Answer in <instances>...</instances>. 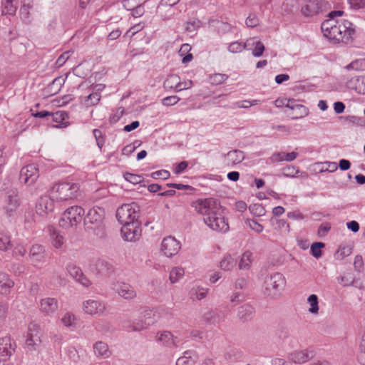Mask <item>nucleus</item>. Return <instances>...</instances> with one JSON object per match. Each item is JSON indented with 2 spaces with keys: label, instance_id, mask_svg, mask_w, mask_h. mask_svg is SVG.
<instances>
[{
  "label": "nucleus",
  "instance_id": "1",
  "mask_svg": "<svg viewBox=\"0 0 365 365\" xmlns=\"http://www.w3.org/2000/svg\"><path fill=\"white\" fill-rule=\"evenodd\" d=\"M195 210L203 215L205 223L212 230L226 232L230 227L220 202L214 198L200 199L192 202Z\"/></svg>",
  "mask_w": 365,
  "mask_h": 365
},
{
  "label": "nucleus",
  "instance_id": "2",
  "mask_svg": "<svg viewBox=\"0 0 365 365\" xmlns=\"http://www.w3.org/2000/svg\"><path fill=\"white\" fill-rule=\"evenodd\" d=\"M321 29L324 36L334 43H349L352 41L355 33L352 23L348 20L327 19L322 24Z\"/></svg>",
  "mask_w": 365,
  "mask_h": 365
},
{
  "label": "nucleus",
  "instance_id": "3",
  "mask_svg": "<svg viewBox=\"0 0 365 365\" xmlns=\"http://www.w3.org/2000/svg\"><path fill=\"white\" fill-rule=\"evenodd\" d=\"M105 215L104 208L98 206L91 208L83 218L86 231L93 232L98 238H105L106 236Z\"/></svg>",
  "mask_w": 365,
  "mask_h": 365
},
{
  "label": "nucleus",
  "instance_id": "4",
  "mask_svg": "<svg viewBox=\"0 0 365 365\" xmlns=\"http://www.w3.org/2000/svg\"><path fill=\"white\" fill-rule=\"evenodd\" d=\"M51 194L62 201L76 199L81 195L78 184H53Z\"/></svg>",
  "mask_w": 365,
  "mask_h": 365
},
{
  "label": "nucleus",
  "instance_id": "5",
  "mask_svg": "<svg viewBox=\"0 0 365 365\" xmlns=\"http://www.w3.org/2000/svg\"><path fill=\"white\" fill-rule=\"evenodd\" d=\"M153 311L147 307H142L138 318L125 322L124 327L133 331H140L147 329L155 322Z\"/></svg>",
  "mask_w": 365,
  "mask_h": 365
},
{
  "label": "nucleus",
  "instance_id": "6",
  "mask_svg": "<svg viewBox=\"0 0 365 365\" xmlns=\"http://www.w3.org/2000/svg\"><path fill=\"white\" fill-rule=\"evenodd\" d=\"M84 215L85 210L82 207L71 206L62 214L59 220V225L64 229L76 227L81 222Z\"/></svg>",
  "mask_w": 365,
  "mask_h": 365
},
{
  "label": "nucleus",
  "instance_id": "7",
  "mask_svg": "<svg viewBox=\"0 0 365 365\" xmlns=\"http://www.w3.org/2000/svg\"><path fill=\"white\" fill-rule=\"evenodd\" d=\"M139 212L140 208L136 203L123 204L117 209L116 218L121 225H125L138 220Z\"/></svg>",
  "mask_w": 365,
  "mask_h": 365
},
{
  "label": "nucleus",
  "instance_id": "8",
  "mask_svg": "<svg viewBox=\"0 0 365 365\" xmlns=\"http://www.w3.org/2000/svg\"><path fill=\"white\" fill-rule=\"evenodd\" d=\"M4 210L7 217H11L21 205L19 191L16 188L7 190L4 196Z\"/></svg>",
  "mask_w": 365,
  "mask_h": 365
},
{
  "label": "nucleus",
  "instance_id": "9",
  "mask_svg": "<svg viewBox=\"0 0 365 365\" xmlns=\"http://www.w3.org/2000/svg\"><path fill=\"white\" fill-rule=\"evenodd\" d=\"M141 222L137 220L123 225L121 234L123 238L126 241H136L141 236Z\"/></svg>",
  "mask_w": 365,
  "mask_h": 365
},
{
  "label": "nucleus",
  "instance_id": "10",
  "mask_svg": "<svg viewBox=\"0 0 365 365\" xmlns=\"http://www.w3.org/2000/svg\"><path fill=\"white\" fill-rule=\"evenodd\" d=\"M328 2L324 0H305L301 11L305 16H313L327 8Z\"/></svg>",
  "mask_w": 365,
  "mask_h": 365
},
{
  "label": "nucleus",
  "instance_id": "11",
  "mask_svg": "<svg viewBox=\"0 0 365 365\" xmlns=\"http://www.w3.org/2000/svg\"><path fill=\"white\" fill-rule=\"evenodd\" d=\"M180 248V242L172 236L165 237L161 243V251L168 257L177 255Z\"/></svg>",
  "mask_w": 365,
  "mask_h": 365
},
{
  "label": "nucleus",
  "instance_id": "12",
  "mask_svg": "<svg viewBox=\"0 0 365 365\" xmlns=\"http://www.w3.org/2000/svg\"><path fill=\"white\" fill-rule=\"evenodd\" d=\"M54 210L53 200L48 196L44 195L39 197L36 203V212L40 217H46L50 212Z\"/></svg>",
  "mask_w": 365,
  "mask_h": 365
},
{
  "label": "nucleus",
  "instance_id": "13",
  "mask_svg": "<svg viewBox=\"0 0 365 365\" xmlns=\"http://www.w3.org/2000/svg\"><path fill=\"white\" fill-rule=\"evenodd\" d=\"M265 284L267 289L270 290L272 289L274 292V294H277L280 291L283 290L286 280L282 274L275 272L266 279Z\"/></svg>",
  "mask_w": 365,
  "mask_h": 365
},
{
  "label": "nucleus",
  "instance_id": "14",
  "mask_svg": "<svg viewBox=\"0 0 365 365\" xmlns=\"http://www.w3.org/2000/svg\"><path fill=\"white\" fill-rule=\"evenodd\" d=\"M66 269L69 275L78 283L85 287H88L91 285L90 279L83 273L81 269L76 264L69 263L66 267Z\"/></svg>",
  "mask_w": 365,
  "mask_h": 365
},
{
  "label": "nucleus",
  "instance_id": "15",
  "mask_svg": "<svg viewBox=\"0 0 365 365\" xmlns=\"http://www.w3.org/2000/svg\"><path fill=\"white\" fill-rule=\"evenodd\" d=\"M16 343L10 336L0 338V361H5L10 358L15 351Z\"/></svg>",
  "mask_w": 365,
  "mask_h": 365
},
{
  "label": "nucleus",
  "instance_id": "16",
  "mask_svg": "<svg viewBox=\"0 0 365 365\" xmlns=\"http://www.w3.org/2000/svg\"><path fill=\"white\" fill-rule=\"evenodd\" d=\"M106 309L105 303L99 300L88 299L83 302V309L88 314L100 315L105 312Z\"/></svg>",
  "mask_w": 365,
  "mask_h": 365
},
{
  "label": "nucleus",
  "instance_id": "17",
  "mask_svg": "<svg viewBox=\"0 0 365 365\" xmlns=\"http://www.w3.org/2000/svg\"><path fill=\"white\" fill-rule=\"evenodd\" d=\"M112 288L121 297L125 299H133L136 297L135 290L128 283L117 282L113 284Z\"/></svg>",
  "mask_w": 365,
  "mask_h": 365
},
{
  "label": "nucleus",
  "instance_id": "18",
  "mask_svg": "<svg viewBox=\"0 0 365 365\" xmlns=\"http://www.w3.org/2000/svg\"><path fill=\"white\" fill-rule=\"evenodd\" d=\"M38 177V169L34 164L28 165L20 171V180L24 182H35Z\"/></svg>",
  "mask_w": 365,
  "mask_h": 365
},
{
  "label": "nucleus",
  "instance_id": "19",
  "mask_svg": "<svg viewBox=\"0 0 365 365\" xmlns=\"http://www.w3.org/2000/svg\"><path fill=\"white\" fill-rule=\"evenodd\" d=\"M178 338L175 337L170 331H158L155 336V341L166 347L174 348L177 346Z\"/></svg>",
  "mask_w": 365,
  "mask_h": 365
},
{
  "label": "nucleus",
  "instance_id": "20",
  "mask_svg": "<svg viewBox=\"0 0 365 365\" xmlns=\"http://www.w3.org/2000/svg\"><path fill=\"white\" fill-rule=\"evenodd\" d=\"M58 307V300L55 298L47 297L40 301V311L46 316H52Z\"/></svg>",
  "mask_w": 365,
  "mask_h": 365
},
{
  "label": "nucleus",
  "instance_id": "21",
  "mask_svg": "<svg viewBox=\"0 0 365 365\" xmlns=\"http://www.w3.org/2000/svg\"><path fill=\"white\" fill-rule=\"evenodd\" d=\"M314 356V352L312 350L304 349L296 351L290 354V359L296 364H303Z\"/></svg>",
  "mask_w": 365,
  "mask_h": 365
},
{
  "label": "nucleus",
  "instance_id": "22",
  "mask_svg": "<svg viewBox=\"0 0 365 365\" xmlns=\"http://www.w3.org/2000/svg\"><path fill=\"white\" fill-rule=\"evenodd\" d=\"M163 87L166 90H174L175 92L186 89L185 85L184 87H180V77L175 74L169 75L163 82Z\"/></svg>",
  "mask_w": 365,
  "mask_h": 365
},
{
  "label": "nucleus",
  "instance_id": "23",
  "mask_svg": "<svg viewBox=\"0 0 365 365\" xmlns=\"http://www.w3.org/2000/svg\"><path fill=\"white\" fill-rule=\"evenodd\" d=\"M284 101L287 103H283V105L286 106L287 108H289L291 110H302V112H299V113H294L293 114L292 118H303L308 115L309 110L308 109L303 105L297 103V101L294 99H284Z\"/></svg>",
  "mask_w": 365,
  "mask_h": 365
},
{
  "label": "nucleus",
  "instance_id": "24",
  "mask_svg": "<svg viewBox=\"0 0 365 365\" xmlns=\"http://www.w3.org/2000/svg\"><path fill=\"white\" fill-rule=\"evenodd\" d=\"M255 314V308L250 304H245L238 308L237 317L242 322L250 320Z\"/></svg>",
  "mask_w": 365,
  "mask_h": 365
},
{
  "label": "nucleus",
  "instance_id": "25",
  "mask_svg": "<svg viewBox=\"0 0 365 365\" xmlns=\"http://www.w3.org/2000/svg\"><path fill=\"white\" fill-rule=\"evenodd\" d=\"M14 282L9 278V276L0 272V294L7 295L10 293L11 289L14 287Z\"/></svg>",
  "mask_w": 365,
  "mask_h": 365
},
{
  "label": "nucleus",
  "instance_id": "26",
  "mask_svg": "<svg viewBox=\"0 0 365 365\" xmlns=\"http://www.w3.org/2000/svg\"><path fill=\"white\" fill-rule=\"evenodd\" d=\"M29 257L33 262H39L45 258V247L41 245H34L30 249Z\"/></svg>",
  "mask_w": 365,
  "mask_h": 365
},
{
  "label": "nucleus",
  "instance_id": "27",
  "mask_svg": "<svg viewBox=\"0 0 365 365\" xmlns=\"http://www.w3.org/2000/svg\"><path fill=\"white\" fill-rule=\"evenodd\" d=\"M18 9V0H1L3 15L14 16Z\"/></svg>",
  "mask_w": 365,
  "mask_h": 365
},
{
  "label": "nucleus",
  "instance_id": "28",
  "mask_svg": "<svg viewBox=\"0 0 365 365\" xmlns=\"http://www.w3.org/2000/svg\"><path fill=\"white\" fill-rule=\"evenodd\" d=\"M51 116L54 122L58 123L59 124L56 125V128H66L70 125L68 121H65L68 118V113L63 110H59L56 113H51Z\"/></svg>",
  "mask_w": 365,
  "mask_h": 365
},
{
  "label": "nucleus",
  "instance_id": "29",
  "mask_svg": "<svg viewBox=\"0 0 365 365\" xmlns=\"http://www.w3.org/2000/svg\"><path fill=\"white\" fill-rule=\"evenodd\" d=\"M98 272L102 275H109L114 272V267L106 259H98L96 264Z\"/></svg>",
  "mask_w": 365,
  "mask_h": 365
},
{
  "label": "nucleus",
  "instance_id": "30",
  "mask_svg": "<svg viewBox=\"0 0 365 365\" xmlns=\"http://www.w3.org/2000/svg\"><path fill=\"white\" fill-rule=\"evenodd\" d=\"M93 349L96 355L107 358L110 356V352L106 343L101 341H97L93 345Z\"/></svg>",
  "mask_w": 365,
  "mask_h": 365
},
{
  "label": "nucleus",
  "instance_id": "31",
  "mask_svg": "<svg viewBox=\"0 0 365 365\" xmlns=\"http://www.w3.org/2000/svg\"><path fill=\"white\" fill-rule=\"evenodd\" d=\"M244 158V153L240 150H231L228 152L226 155L227 160L233 165L241 163Z\"/></svg>",
  "mask_w": 365,
  "mask_h": 365
},
{
  "label": "nucleus",
  "instance_id": "32",
  "mask_svg": "<svg viewBox=\"0 0 365 365\" xmlns=\"http://www.w3.org/2000/svg\"><path fill=\"white\" fill-rule=\"evenodd\" d=\"M225 358L230 362L240 361L243 358V353L239 349L232 348L225 354Z\"/></svg>",
  "mask_w": 365,
  "mask_h": 365
},
{
  "label": "nucleus",
  "instance_id": "33",
  "mask_svg": "<svg viewBox=\"0 0 365 365\" xmlns=\"http://www.w3.org/2000/svg\"><path fill=\"white\" fill-rule=\"evenodd\" d=\"M299 170L294 167V166H287L283 170V175L286 177L289 178H299L300 177L301 180H305L307 177V175L305 173H301L300 175H299Z\"/></svg>",
  "mask_w": 365,
  "mask_h": 365
},
{
  "label": "nucleus",
  "instance_id": "34",
  "mask_svg": "<svg viewBox=\"0 0 365 365\" xmlns=\"http://www.w3.org/2000/svg\"><path fill=\"white\" fill-rule=\"evenodd\" d=\"M252 262V253L246 250L242 255L239 262V268L240 269H248Z\"/></svg>",
  "mask_w": 365,
  "mask_h": 365
},
{
  "label": "nucleus",
  "instance_id": "35",
  "mask_svg": "<svg viewBox=\"0 0 365 365\" xmlns=\"http://www.w3.org/2000/svg\"><path fill=\"white\" fill-rule=\"evenodd\" d=\"M195 353L192 351H186L184 355L177 359L176 365H193L195 359L192 358Z\"/></svg>",
  "mask_w": 365,
  "mask_h": 365
},
{
  "label": "nucleus",
  "instance_id": "36",
  "mask_svg": "<svg viewBox=\"0 0 365 365\" xmlns=\"http://www.w3.org/2000/svg\"><path fill=\"white\" fill-rule=\"evenodd\" d=\"M275 334L279 339L284 340L287 339L290 335L288 325L284 322L279 323L275 330Z\"/></svg>",
  "mask_w": 365,
  "mask_h": 365
},
{
  "label": "nucleus",
  "instance_id": "37",
  "mask_svg": "<svg viewBox=\"0 0 365 365\" xmlns=\"http://www.w3.org/2000/svg\"><path fill=\"white\" fill-rule=\"evenodd\" d=\"M207 293V288L200 287H192L190 292L191 298L193 300H201L206 297Z\"/></svg>",
  "mask_w": 365,
  "mask_h": 365
},
{
  "label": "nucleus",
  "instance_id": "38",
  "mask_svg": "<svg viewBox=\"0 0 365 365\" xmlns=\"http://www.w3.org/2000/svg\"><path fill=\"white\" fill-rule=\"evenodd\" d=\"M41 334H27L26 344L27 346L31 347L32 349L36 350V347L41 344Z\"/></svg>",
  "mask_w": 365,
  "mask_h": 365
},
{
  "label": "nucleus",
  "instance_id": "39",
  "mask_svg": "<svg viewBox=\"0 0 365 365\" xmlns=\"http://www.w3.org/2000/svg\"><path fill=\"white\" fill-rule=\"evenodd\" d=\"M191 49V46L188 43H184L181 46L180 50H179V54L181 56H183L182 59V63H187L190 62L192 58V54L188 53Z\"/></svg>",
  "mask_w": 365,
  "mask_h": 365
},
{
  "label": "nucleus",
  "instance_id": "40",
  "mask_svg": "<svg viewBox=\"0 0 365 365\" xmlns=\"http://www.w3.org/2000/svg\"><path fill=\"white\" fill-rule=\"evenodd\" d=\"M345 69L350 71H364L365 70V58H359L351 61L349 64L345 66Z\"/></svg>",
  "mask_w": 365,
  "mask_h": 365
},
{
  "label": "nucleus",
  "instance_id": "41",
  "mask_svg": "<svg viewBox=\"0 0 365 365\" xmlns=\"http://www.w3.org/2000/svg\"><path fill=\"white\" fill-rule=\"evenodd\" d=\"M236 260L231 255H227L220 262V268L225 271L231 270L236 265Z\"/></svg>",
  "mask_w": 365,
  "mask_h": 365
},
{
  "label": "nucleus",
  "instance_id": "42",
  "mask_svg": "<svg viewBox=\"0 0 365 365\" xmlns=\"http://www.w3.org/2000/svg\"><path fill=\"white\" fill-rule=\"evenodd\" d=\"M185 274L184 269L182 267H174L170 272V280L172 283H175L181 279Z\"/></svg>",
  "mask_w": 365,
  "mask_h": 365
},
{
  "label": "nucleus",
  "instance_id": "43",
  "mask_svg": "<svg viewBox=\"0 0 365 365\" xmlns=\"http://www.w3.org/2000/svg\"><path fill=\"white\" fill-rule=\"evenodd\" d=\"M51 239L53 246L56 249L61 248L64 243L63 237L56 230L51 232Z\"/></svg>",
  "mask_w": 365,
  "mask_h": 365
},
{
  "label": "nucleus",
  "instance_id": "44",
  "mask_svg": "<svg viewBox=\"0 0 365 365\" xmlns=\"http://www.w3.org/2000/svg\"><path fill=\"white\" fill-rule=\"evenodd\" d=\"M101 94L99 92H93L90 93L85 99L86 106H93L98 103L101 100Z\"/></svg>",
  "mask_w": 365,
  "mask_h": 365
},
{
  "label": "nucleus",
  "instance_id": "45",
  "mask_svg": "<svg viewBox=\"0 0 365 365\" xmlns=\"http://www.w3.org/2000/svg\"><path fill=\"white\" fill-rule=\"evenodd\" d=\"M325 244L321 242H314L311 245L310 253L315 258L318 259L322 257V249L324 247Z\"/></svg>",
  "mask_w": 365,
  "mask_h": 365
},
{
  "label": "nucleus",
  "instance_id": "46",
  "mask_svg": "<svg viewBox=\"0 0 365 365\" xmlns=\"http://www.w3.org/2000/svg\"><path fill=\"white\" fill-rule=\"evenodd\" d=\"M270 222L272 225H275V229L282 230L285 228V230L289 232L290 230L289 224L287 220L284 219H276L274 217H272L270 219Z\"/></svg>",
  "mask_w": 365,
  "mask_h": 365
},
{
  "label": "nucleus",
  "instance_id": "47",
  "mask_svg": "<svg viewBox=\"0 0 365 365\" xmlns=\"http://www.w3.org/2000/svg\"><path fill=\"white\" fill-rule=\"evenodd\" d=\"M250 212L256 217L264 216L266 213L265 208L258 203L252 204L249 206Z\"/></svg>",
  "mask_w": 365,
  "mask_h": 365
},
{
  "label": "nucleus",
  "instance_id": "48",
  "mask_svg": "<svg viewBox=\"0 0 365 365\" xmlns=\"http://www.w3.org/2000/svg\"><path fill=\"white\" fill-rule=\"evenodd\" d=\"M201 22L196 18H190L185 24V31L189 33L195 31L200 28Z\"/></svg>",
  "mask_w": 365,
  "mask_h": 365
},
{
  "label": "nucleus",
  "instance_id": "49",
  "mask_svg": "<svg viewBox=\"0 0 365 365\" xmlns=\"http://www.w3.org/2000/svg\"><path fill=\"white\" fill-rule=\"evenodd\" d=\"M11 247L10 236L4 233H0V250L5 252Z\"/></svg>",
  "mask_w": 365,
  "mask_h": 365
},
{
  "label": "nucleus",
  "instance_id": "50",
  "mask_svg": "<svg viewBox=\"0 0 365 365\" xmlns=\"http://www.w3.org/2000/svg\"><path fill=\"white\" fill-rule=\"evenodd\" d=\"M352 253V248L349 246L340 247L335 254L336 259H343Z\"/></svg>",
  "mask_w": 365,
  "mask_h": 365
},
{
  "label": "nucleus",
  "instance_id": "51",
  "mask_svg": "<svg viewBox=\"0 0 365 365\" xmlns=\"http://www.w3.org/2000/svg\"><path fill=\"white\" fill-rule=\"evenodd\" d=\"M308 302L310 304L309 312L317 314L319 311L318 297L316 294H311L308 299Z\"/></svg>",
  "mask_w": 365,
  "mask_h": 365
},
{
  "label": "nucleus",
  "instance_id": "52",
  "mask_svg": "<svg viewBox=\"0 0 365 365\" xmlns=\"http://www.w3.org/2000/svg\"><path fill=\"white\" fill-rule=\"evenodd\" d=\"M169 187H174L180 190H183L186 194L192 195L195 189L188 184H166Z\"/></svg>",
  "mask_w": 365,
  "mask_h": 365
},
{
  "label": "nucleus",
  "instance_id": "53",
  "mask_svg": "<svg viewBox=\"0 0 365 365\" xmlns=\"http://www.w3.org/2000/svg\"><path fill=\"white\" fill-rule=\"evenodd\" d=\"M228 78L226 74L215 73L210 76V83L212 85H220Z\"/></svg>",
  "mask_w": 365,
  "mask_h": 365
},
{
  "label": "nucleus",
  "instance_id": "54",
  "mask_svg": "<svg viewBox=\"0 0 365 365\" xmlns=\"http://www.w3.org/2000/svg\"><path fill=\"white\" fill-rule=\"evenodd\" d=\"M360 79H361V77H359V76L351 78L350 80H349L346 82L347 87L351 89L358 91L359 93H361V88H361V80Z\"/></svg>",
  "mask_w": 365,
  "mask_h": 365
},
{
  "label": "nucleus",
  "instance_id": "55",
  "mask_svg": "<svg viewBox=\"0 0 365 365\" xmlns=\"http://www.w3.org/2000/svg\"><path fill=\"white\" fill-rule=\"evenodd\" d=\"M247 47L246 43H243L239 41H235L229 45L228 51L233 53H237L242 51Z\"/></svg>",
  "mask_w": 365,
  "mask_h": 365
},
{
  "label": "nucleus",
  "instance_id": "56",
  "mask_svg": "<svg viewBox=\"0 0 365 365\" xmlns=\"http://www.w3.org/2000/svg\"><path fill=\"white\" fill-rule=\"evenodd\" d=\"M298 155V153L296 152H292V153H284L281 152L276 154V156L278 158L279 160L282 161L285 160L287 162H290L294 160L297 156ZM275 156V155H274Z\"/></svg>",
  "mask_w": 365,
  "mask_h": 365
},
{
  "label": "nucleus",
  "instance_id": "57",
  "mask_svg": "<svg viewBox=\"0 0 365 365\" xmlns=\"http://www.w3.org/2000/svg\"><path fill=\"white\" fill-rule=\"evenodd\" d=\"M245 223L247 226L250 227V229H252V230L257 233H261L264 230L263 225L259 223L255 220H251L247 218L245 220Z\"/></svg>",
  "mask_w": 365,
  "mask_h": 365
},
{
  "label": "nucleus",
  "instance_id": "58",
  "mask_svg": "<svg viewBox=\"0 0 365 365\" xmlns=\"http://www.w3.org/2000/svg\"><path fill=\"white\" fill-rule=\"evenodd\" d=\"M66 78L62 76L56 77L49 86L51 89L54 88V93H58L61 86L64 84Z\"/></svg>",
  "mask_w": 365,
  "mask_h": 365
},
{
  "label": "nucleus",
  "instance_id": "59",
  "mask_svg": "<svg viewBox=\"0 0 365 365\" xmlns=\"http://www.w3.org/2000/svg\"><path fill=\"white\" fill-rule=\"evenodd\" d=\"M109 195V190L106 187L97 188L93 193L92 197L96 200L102 199Z\"/></svg>",
  "mask_w": 365,
  "mask_h": 365
},
{
  "label": "nucleus",
  "instance_id": "60",
  "mask_svg": "<svg viewBox=\"0 0 365 365\" xmlns=\"http://www.w3.org/2000/svg\"><path fill=\"white\" fill-rule=\"evenodd\" d=\"M331 227V226L330 222H325L322 223L319 225L318 230H317V234H318L319 237H324L325 236H327L328 232L330 231Z\"/></svg>",
  "mask_w": 365,
  "mask_h": 365
},
{
  "label": "nucleus",
  "instance_id": "61",
  "mask_svg": "<svg viewBox=\"0 0 365 365\" xmlns=\"http://www.w3.org/2000/svg\"><path fill=\"white\" fill-rule=\"evenodd\" d=\"M35 222V215L32 209H28L24 215V223L27 226L31 227Z\"/></svg>",
  "mask_w": 365,
  "mask_h": 365
},
{
  "label": "nucleus",
  "instance_id": "62",
  "mask_svg": "<svg viewBox=\"0 0 365 365\" xmlns=\"http://www.w3.org/2000/svg\"><path fill=\"white\" fill-rule=\"evenodd\" d=\"M151 178L154 180H167L170 177V173L165 170H160L153 172L150 175Z\"/></svg>",
  "mask_w": 365,
  "mask_h": 365
},
{
  "label": "nucleus",
  "instance_id": "63",
  "mask_svg": "<svg viewBox=\"0 0 365 365\" xmlns=\"http://www.w3.org/2000/svg\"><path fill=\"white\" fill-rule=\"evenodd\" d=\"M358 360L359 362H365V330L359 344Z\"/></svg>",
  "mask_w": 365,
  "mask_h": 365
},
{
  "label": "nucleus",
  "instance_id": "64",
  "mask_svg": "<svg viewBox=\"0 0 365 365\" xmlns=\"http://www.w3.org/2000/svg\"><path fill=\"white\" fill-rule=\"evenodd\" d=\"M73 51L71 50L66 51L63 52L56 60V65L57 67H61L66 61L70 58L71 53H73Z\"/></svg>",
  "mask_w": 365,
  "mask_h": 365
}]
</instances>
